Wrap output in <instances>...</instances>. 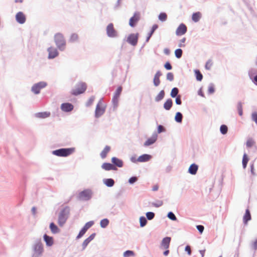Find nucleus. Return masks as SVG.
Wrapping results in <instances>:
<instances>
[{"label": "nucleus", "instance_id": "obj_8", "mask_svg": "<svg viewBox=\"0 0 257 257\" xmlns=\"http://www.w3.org/2000/svg\"><path fill=\"white\" fill-rule=\"evenodd\" d=\"M91 192L89 190H85L79 194V199L81 200H88L91 197Z\"/></svg>", "mask_w": 257, "mask_h": 257}, {"label": "nucleus", "instance_id": "obj_3", "mask_svg": "<svg viewBox=\"0 0 257 257\" xmlns=\"http://www.w3.org/2000/svg\"><path fill=\"white\" fill-rule=\"evenodd\" d=\"M54 40L55 43L60 50H64L66 45V42L63 35L61 33H57L55 35Z\"/></svg>", "mask_w": 257, "mask_h": 257}, {"label": "nucleus", "instance_id": "obj_62", "mask_svg": "<svg viewBox=\"0 0 257 257\" xmlns=\"http://www.w3.org/2000/svg\"><path fill=\"white\" fill-rule=\"evenodd\" d=\"M252 247L255 250L257 249V239L253 242Z\"/></svg>", "mask_w": 257, "mask_h": 257}, {"label": "nucleus", "instance_id": "obj_22", "mask_svg": "<svg viewBox=\"0 0 257 257\" xmlns=\"http://www.w3.org/2000/svg\"><path fill=\"white\" fill-rule=\"evenodd\" d=\"M151 156L148 154H144L140 156L137 161L140 162H147L150 160Z\"/></svg>", "mask_w": 257, "mask_h": 257}, {"label": "nucleus", "instance_id": "obj_16", "mask_svg": "<svg viewBox=\"0 0 257 257\" xmlns=\"http://www.w3.org/2000/svg\"><path fill=\"white\" fill-rule=\"evenodd\" d=\"M61 109L65 112H69L73 110V105L70 103H64L61 105Z\"/></svg>", "mask_w": 257, "mask_h": 257}, {"label": "nucleus", "instance_id": "obj_63", "mask_svg": "<svg viewBox=\"0 0 257 257\" xmlns=\"http://www.w3.org/2000/svg\"><path fill=\"white\" fill-rule=\"evenodd\" d=\"M94 99V97L90 98L88 102V105H90L93 103Z\"/></svg>", "mask_w": 257, "mask_h": 257}, {"label": "nucleus", "instance_id": "obj_58", "mask_svg": "<svg viewBox=\"0 0 257 257\" xmlns=\"http://www.w3.org/2000/svg\"><path fill=\"white\" fill-rule=\"evenodd\" d=\"M197 229L199 230V231L202 233L204 230V226H202V225H197Z\"/></svg>", "mask_w": 257, "mask_h": 257}, {"label": "nucleus", "instance_id": "obj_36", "mask_svg": "<svg viewBox=\"0 0 257 257\" xmlns=\"http://www.w3.org/2000/svg\"><path fill=\"white\" fill-rule=\"evenodd\" d=\"M195 73L196 75V79L198 81H201L203 78V76L201 72H200V71L198 70H195Z\"/></svg>", "mask_w": 257, "mask_h": 257}, {"label": "nucleus", "instance_id": "obj_53", "mask_svg": "<svg viewBox=\"0 0 257 257\" xmlns=\"http://www.w3.org/2000/svg\"><path fill=\"white\" fill-rule=\"evenodd\" d=\"M251 118L252 120L254 121L257 123V112H254L251 114Z\"/></svg>", "mask_w": 257, "mask_h": 257}, {"label": "nucleus", "instance_id": "obj_14", "mask_svg": "<svg viewBox=\"0 0 257 257\" xmlns=\"http://www.w3.org/2000/svg\"><path fill=\"white\" fill-rule=\"evenodd\" d=\"M187 32V27L184 24H180L176 31V34L177 36H181L185 34Z\"/></svg>", "mask_w": 257, "mask_h": 257}, {"label": "nucleus", "instance_id": "obj_9", "mask_svg": "<svg viewBox=\"0 0 257 257\" xmlns=\"http://www.w3.org/2000/svg\"><path fill=\"white\" fill-rule=\"evenodd\" d=\"M47 85L45 82H40L38 83L34 84L32 87V91L35 94L39 93L41 89L44 88Z\"/></svg>", "mask_w": 257, "mask_h": 257}, {"label": "nucleus", "instance_id": "obj_4", "mask_svg": "<svg viewBox=\"0 0 257 257\" xmlns=\"http://www.w3.org/2000/svg\"><path fill=\"white\" fill-rule=\"evenodd\" d=\"M86 84L84 82L78 83L75 88L72 90L71 93L74 95H78L84 92L86 89Z\"/></svg>", "mask_w": 257, "mask_h": 257}, {"label": "nucleus", "instance_id": "obj_15", "mask_svg": "<svg viewBox=\"0 0 257 257\" xmlns=\"http://www.w3.org/2000/svg\"><path fill=\"white\" fill-rule=\"evenodd\" d=\"M171 241V237H166L164 238L161 242V247L163 249H168Z\"/></svg>", "mask_w": 257, "mask_h": 257}, {"label": "nucleus", "instance_id": "obj_2", "mask_svg": "<svg viewBox=\"0 0 257 257\" xmlns=\"http://www.w3.org/2000/svg\"><path fill=\"white\" fill-rule=\"evenodd\" d=\"M74 152V148H63L53 151L52 154L58 157H67Z\"/></svg>", "mask_w": 257, "mask_h": 257}, {"label": "nucleus", "instance_id": "obj_35", "mask_svg": "<svg viewBox=\"0 0 257 257\" xmlns=\"http://www.w3.org/2000/svg\"><path fill=\"white\" fill-rule=\"evenodd\" d=\"M255 144V142L252 139H248L246 143L247 148H251Z\"/></svg>", "mask_w": 257, "mask_h": 257}, {"label": "nucleus", "instance_id": "obj_27", "mask_svg": "<svg viewBox=\"0 0 257 257\" xmlns=\"http://www.w3.org/2000/svg\"><path fill=\"white\" fill-rule=\"evenodd\" d=\"M251 219V215L248 209H246L245 214L243 216V222L244 224H247V222Z\"/></svg>", "mask_w": 257, "mask_h": 257}, {"label": "nucleus", "instance_id": "obj_18", "mask_svg": "<svg viewBox=\"0 0 257 257\" xmlns=\"http://www.w3.org/2000/svg\"><path fill=\"white\" fill-rule=\"evenodd\" d=\"M157 137H158V136H157V134H153V136L151 138H149L146 141V142L144 143V146H149L150 145L153 144L156 141V140L157 139Z\"/></svg>", "mask_w": 257, "mask_h": 257}, {"label": "nucleus", "instance_id": "obj_23", "mask_svg": "<svg viewBox=\"0 0 257 257\" xmlns=\"http://www.w3.org/2000/svg\"><path fill=\"white\" fill-rule=\"evenodd\" d=\"M44 239L47 245L51 246L53 244V238L52 237L49 236L47 234L44 235Z\"/></svg>", "mask_w": 257, "mask_h": 257}, {"label": "nucleus", "instance_id": "obj_50", "mask_svg": "<svg viewBox=\"0 0 257 257\" xmlns=\"http://www.w3.org/2000/svg\"><path fill=\"white\" fill-rule=\"evenodd\" d=\"M167 79L169 81H172L174 79V75L172 72H169L167 74Z\"/></svg>", "mask_w": 257, "mask_h": 257}, {"label": "nucleus", "instance_id": "obj_29", "mask_svg": "<svg viewBox=\"0 0 257 257\" xmlns=\"http://www.w3.org/2000/svg\"><path fill=\"white\" fill-rule=\"evenodd\" d=\"M172 100L171 99H168L164 104V107L166 110H169L172 106Z\"/></svg>", "mask_w": 257, "mask_h": 257}, {"label": "nucleus", "instance_id": "obj_44", "mask_svg": "<svg viewBox=\"0 0 257 257\" xmlns=\"http://www.w3.org/2000/svg\"><path fill=\"white\" fill-rule=\"evenodd\" d=\"M167 18V15L165 13H161L159 16V19L161 21H165L166 20Z\"/></svg>", "mask_w": 257, "mask_h": 257}, {"label": "nucleus", "instance_id": "obj_46", "mask_svg": "<svg viewBox=\"0 0 257 257\" xmlns=\"http://www.w3.org/2000/svg\"><path fill=\"white\" fill-rule=\"evenodd\" d=\"M93 224H94V222L92 221L88 222L85 224L83 228L84 229H85L86 230H87V229L88 228H89L90 227H91L93 225Z\"/></svg>", "mask_w": 257, "mask_h": 257}, {"label": "nucleus", "instance_id": "obj_26", "mask_svg": "<svg viewBox=\"0 0 257 257\" xmlns=\"http://www.w3.org/2000/svg\"><path fill=\"white\" fill-rule=\"evenodd\" d=\"M110 150V147L109 146H106L105 147L104 149L100 153V156L102 159H104L106 158L107 154Z\"/></svg>", "mask_w": 257, "mask_h": 257}, {"label": "nucleus", "instance_id": "obj_10", "mask_svg": "<svg viewBox=\"0 0 257 257\" xmlns=\"http://www.w3.org/2000/svg\"><path fill=\"white\" fill-rule=\"evenodd\" d=\"M140 19V14L138 12H136L134 16L130 19L129 25L132 27H134Z\"/></svg>", "mask_w": 257, "mask_h": 257}, {"label": "nucleus", "instance_id": "obj_49", "mask_svg": "<svg viewBox=\"0 0 257 257\" xmlns=\"http://www.w3.org/2000/svg\"><path fill=\"white\" fill-rule=\"evenodd\" d=\"M168 217L172 220H176L177 219L174 214L172 212H170L168 214Z\"/></svg>", "mask_w": 257, "mask_h": 257}, {"label": "nucleus", "instance_id": "obj_60", "mask_svg": "<svg viewBox=\"0 0 257 257\" xmlns=\"http://www.w3.org/2000/svg\"><path fill=\"white\" fill-rule=\"evenodd\" d=\"M208 91L210 93H212L214 92V88L213 86H210L208 88Z\"/></svg>", "mask_w": 257, "mask_h": 257}, {"label": "nucleus", "instance_id": "obj_57", "mask_svg": "<svg viewBox=\"0 0 257 257\" xmlns=\"http://www.w3.org/2000/svg\"><path fill=\"white\" fill-rule=\"evenodd\" d=\"M176 104L178 105H180L182 103L181 100V96L180 95H178L176 98L175 100Z\"/></svg>", "mask_w": 257, "mask_h": 257}, {"label": "nucleus", "instance_id": "obj_37", "mask_svg": "<svg viewBox=\"0 0 257 257\" xmlns=\"http://www.w3.org/2000/svg\"><path fill=\"white\" fill-rule=\"evenodd\" d=\"M237 109L239 115L240 116H241L243 113V110H242V105L240 102H239L237 103Z\"/></svg>", "mask_w": 257, "mask_h": 257}, {"label": "nucleus", "instance_id": "obj_34", "mask_svg": "<svg viewBox=\"0 0 257 257\" xmlns=\"http://www.w3.org/2000/svg\"><path fill=\"white\" fill-rule=\"evenodd\" d=\"M78 40V36L77 34L74 33L72 34L69 39V41L71 42H75L77 41Z\"/></svg>", "mask_w": 257, "mask_h": 257}, {"label": "nucleus", "instance_id": "obj_20", "mask_svg": "<svg viewBox=\"0 0 257 257\" xmlns=\"http://www.w3.org/2000/svg\"><path fill=\"white\" fill-rule=\"evenodd\" d=\"M111 162L114 165L118 167H122L123 166L122 161L116 157H112L111 158Z\"/></svg>", "mask_w": 257, "mask_h": 257}, {"label": "nucleus", "instance_id": "obj_12", "mask_svg": "<svg viewBox=\"0 0 257 257\" xmlns=\"http://www.w3.org/2000/svg\"><path fill=\"white\" fill-rule=\"evenodd\" d=\"M122 91V87L121 86L118 87L112 98V102L114 106H116L117 105L118 102V99L120 96V93Z\"/></svg>", "mask_w": 257, "mask_h": 257}, {"label": "nucleus", "instance_id": "obj_17", "mask_svg": "<svg viewBox=\"0 0 257 257\" xmlns=\"http://www.w3.org/2000/svg\"><path fill=\"white\" fill-rule=\"evenodd\" d=\"M49 52L48 58L49 59H53L57 57L58 55V52L56 48L50 47L48 49Z\"/></svg>", "mask_w": 257, "mask_h": 257}, {"label": "nucleus", "instance_id": "obj_45", "mask_svg": "<svg viewBox=\"0 0 257 257\" xmlns=\"http://www.w3.org/2000/svg\"><path fill=\"white\" fill-rule=\"evenodd\" d=\"M213 66V62L211 60L207 61L205 64V68L207 70H210Z\"/></svg>", "mask_w": 257, "mask_h": 257}, {"label": "nucleus", "instance_id": "obj_13", "mask_svg": "<svg viewBox=\"0 0 257 257\" xmlns=\"http://www.w3.org/2000/svg\"><path fill=\"white\" fill-rule=\"evenodd\" d=\"M16 20L18 23L23 24L26 21V16L23 12H19L16 15Z\"/></svg>", "mask_w": 257, "mask_h": 257}, {"label": "nucleus", "instance_id": "obj_61", "mask_svg": "<svg viewBox=\"0 0 257 257\" xmlns=\"http://www.w3.org/2000/svg\"><path fill=\"white\" fill-rule=\"evenodd\" d=\"M158 28V26L157 25H154L153 26L152 30L150 32L151 34H153L155 31Z\"/></svg>", "mask_w": 257, "mask_h": 257}, {"label": "nucleus", "instance_id": "obj_5", "mask_svg": "<svg viewBox=\"0 0 257 257\" xmlns=\"http://www.w3.org/2000/svg\"><path fill=\"white\" fill-rule=\"evenodd\" d=\"M106 105L101 101H99L97 103L95 111V116L96 117H99L102 115L105 112Z\"/></svg>", "mask_w": 257, "mask_h": 257}, {"label": "nucleus", "instance_id": "obj_28", "mask_svg": "<svg viewBox=\"0 0 257 257\" xmlns=\"http://www.w3.org/2000/svg\"><path fill=\"white\" fill-rule=\"evenodd\" d=\"M50 229L51 231V232L54 233H57L60 232V229L58 228V227L54 223L52 222L50 224Z\"/></svg>", "mask_w": 257, "mask_h": 257}, {"label": "nucleus", "instance_id": "obj_31", "mask_svg": "<svg viewBox=\"0 0 257 257\" xmlns=\"http://www.w3.org/2000/svg\"><path fill=\"white\" fill-rule=\"evenodd\" d=\"M248 161V158L246 154H244L242 158V166L243 168H245L246 167Z\"/></svg>", "mask_w": 257, "mask_h": 257}, {"label": "nucleus", "instance_id": "obj_25", "mask_svg": "<svg viewBox=\"0 0 257 257\" xmlns=\"http://www.w3.org/2000/svg\"><path fill=\"white\" fill-rule=\"evenodd\" d=\"M198 166L195 164H193L190 165L188 171L189 173L192 175H195L196 174L197 171L198 170Z\"/></svg>", "mask_w": 257, "mask_h": 257}, {"label": "nucleus", "instance_id": "obj_24", "mask_svg": "<svg viewBox=\"0 0 257 257\" xmlns=\"http://www.w3.org/2000/svg\"><path fill=\"white\" fill-rule=\"evenodd\" d=\"M50 116V112H38L36 114V116L40 118H46Z\"/></svg>", "mask_w": 257, "mask_h": 257}, {"label": "nucleus", "instance_id": "obj_47", "mask_svg": "<svg viewBox=\"0 0 257 257\" xmlns=\"http://www.w3.org/2000/svg\"><path fill=\"white\" fill-rule=\"evenodd\" d=\"M146 216L149 220H151L154 217L155 214L152 212H148L146 213Z\"/></svg>", "mask_w": 257, "mask_h": 257}, {"label": "nucleus", "instance_id": "obj_43", "mask_svg": "<svg viewBox=\"0 0 257 257\" xmlns=\"http://www.w3.org/2000/svg\"><path fill=\"white\" fill-rule=\"evenodd\" d=\"M178 93V89L176 87H174L172 89L171 92V96L172 97H175L177 96Z\"/></svg>", "mask_w": 257, "mask_h": 257}, {"label": "nucleus", "instance_id": "obj_19", "mask_svg": "<svg viewBox=\"0 0 257 257\" xmlns=\"http://www.w3.org/2000/svg\"><path fill=\"white\" fill-rule=\"evenodd\" d=\"M102 168L106 171L116 170V168L110 163H105L102 165Z\"/></svg>", "mask_w": 257, "mask_h": 257}, {"label": "nucleus", "instance_id": "obj_54", "mask_svg": "<svg viewBox=\"0 0 257 257\" xmlns=\"http://www.w3.org/2000/svg\"><path fill=\"white\" fill-rule=\"evenodd\" d=\"M90 242V241L89 240V239L88 238H87L86 239H85L82 243L83 248H85Z\"/></svg>", "mask_w": 257, "mask_h": 257}, {"label": "nucleus", "instance_id": "obj_52", "mask_svg": "<svg viewBox=\"0 0 257 257\" xmlns=\"http://www.w3.org/2000/svg\"><path fill=\"white\" fill-rule=\"evenodd\" d=\"M163 204V202L161 200H158L156 203H153V205L155 207H159L161 206Z\"/></svg>", "mask_w": 257, "mask_h": 257}, {"label": "nucleus", "instance_id": "obj_39", "mask_svg": "<svg viewBox=\"0 0 257 257\" xmlns=\"http://www.w3.org/2000/svg\"><path fill=\"white\" fill-rule=\"evenodd\" d=\"M108 223H109V221L107 219H103L101 220L100 221V226L103 228H104L106 226H107L108 225Z\"/></svg>", "mask_w": 257, "mask_h": 257}, {"label": "nucleus", "instance_id": "obj_48", "mask_svg": "<svg viewBox=\"0 0 257 257\" xmlns=\"http://www.w3.org/2000/svg\"><path fill=\"white\" fill-rule=\"evenodd\" d=\"M86 231L87 230L83 227L82 229L80 231L78 235L77 236V238H79L81 237L85 233Z\"/></svg>", "mask_w": 257, "mask_h": 257}, {"label": "nucleus", "instance_id": "obj_41", "mask_svg": "<svg viewBox=\"0 0 257 257\" xmlns=\"http://www.w3.org/2000/svg\"><path fill=\"white\" fill-rule=\"evenodd\" d=\"M140 225L141 227H143L146 225L147 221L145 217H141L140 218Z\"/></svg>", "mask_w": 257, "mask_h": 257}, {"label": "nucleus", "instance_id": "obj_11", "mask_svg": "<svg viewBox=\"0 0 257 257\" xmlns=\"http://www.w3.org/2000/svg\"><path fill=\"white\" fill-rule=\"evenodd\" d=\"M138 34H132L128 36L127 41L133 46H136L138 43Z\"/></svg>", "mask_w": 257, "mask_h": 257}, {"label": "nucleus", "instance_id": "obj_55", "mask_svg": "<svg viewBox=\"0 0 257 257\" xmlns=\"http://www.w3.org/2000/svg\"><path fill=\"white\" fill-rule=\"evenodd\" d=\"M164 67L167 70H171L172 68L171 65L168 62L165 63Z\"/></svg>", "mask_w": 257, "mask_h": 257}, {"label": "nucleus", "instance_id": "obj_6", "mask_svg": "<svg viewBox=\"0 0 257 257\" xmlns=\"http://www.w3.org/2000/svg\"><path fill=\"white\" fill-rule=\"evenodd\" d=\"M43 251V246L42 243L39 242L34 246V252L32 257H39Z\"/></svg>", "mask_w": 257, "mask_h": 257}, {"label": "nucleus", "instance_id": "obj_42", "mask_svg": "<svg viewBox=\"0 0 257 257\" xmlns=\"http://www.w3.org/2000/svg\"><path fill=\"white\" fill-rule=\"evenodd\" d=\"M135 255V253L134 251L132 250H126L123 253V256L124 257H130L131 256H134Z\"/></svg>", "mask_w": 257, "mask_h": 257}, {"label": "nucleus", "instance_id": "obj_33", "mask_svg": "<svg viewBox=\"0 0 257 257\" xmlns=\"http://www.w3.org/2000/svg\"><path fill=\"white\" fill-rule=\"evenodd\" d=\"M165 95V92L163 90L161 91L158 95L156 96L155 100L157 101H159L162 100Z\"/></svg>", "mask_w": 257, "mask_h": 257}, {"label": "nucleus", "instance_id": "obj_30", "mask_svg": "<svg viewBox=\"0 0 257 257\" xmlns=\"http://www.w3.org/2000/svg\"><path fill=\"white\" fill-rule=\"evenodd\" d=\"M201 17V14L200 12H196L193 14L192 16V20L195 22H197Z\"/></svg>", "mask_w": 257, "mask_h": 257}, {"label": "nucleus", "instance_id": "obj_51", "mask_svg": "<svg viewBox=\"0 0 257 257\" xmlns=\"http://www.w3.org/2000/svg\"><path fill=\"white\" fill-rule=\"evenodd\" d=\"M186 41V38H183L180 41V43L179 44V47H185V42Z\"/></svg>", "mask_w": 257, "mask_h": 257}, {"label": "nucleus", "instance_id": "obj_32", "mask_svg": "<svg viewBox=\"0 0 257 257\" xmlns=\"http://www.w3.org/2000/svg\"><path fill=\"white\" fill-rule=\"evenodd\" d=\"M105 184L108 187H112L114 184V182L112 179H107L104 181Z\"/></svg>", "mask_w": 257, "mask_h": 257}, {"label": "nucleus", "instance_id": "obj_38", "mask_svg": "<svg viewBox=\"0 0 257 257\" xmlns=\"http://www.w3.org/2000/svg\"><path fill=\"white\" fill-rule=\"evenodd\" d=\"M182 120V114L179 112H177L175 115V120L178 122H181Z\"/></svg>", "mask_w": 257, "mask_h": 257}, {"label": "nucleus", "instance_id": "obj_40", "mask_svg": "<svg viewBox=\"0 0 257 257\" xmlns=\"http://www.w3.org/2000/svg\"><path fill=\"white\" fill-rule=\"evenodd\" d=\"M175 54L177 58H180L182 55V50L181 49H177L175 51Z\"/></svg>", "mask_w": 257, "mask_h": 257}, {"label": "nucleus", "instance_id": "obj_1", "mask_svg": "<svg viewBox=\"0 0 257 257\" xmlns=\"http://www.w3.org/2000/svg\"><path fill=\"white\" fill-rule=\"evenodd\" d=\"M69 214V208L66 207L59 214L58 223L60 226H62L66 222Z\"/></svg>", "mask_w": 257, "mask_h": 257}, {"label": "nucleus", "instance_id": "obj_56", "mask_svg": "<svg viewBox=\"0 0 257 257\" xmlns=\"http://www.w3.org/2000/svg\"><path fill=\"white\" fill-rule=\"evenodd\" d=\"M137 181V178L136 177H132L129 179V183L130 184H133L136 182Z\"/></svg>", "mask_w": 257, "mask_h": 257}, {"label": "nucleus", "instance_id": "obj_64", "mask_svg": "<svg viewBox=\"0 0 257 257\" xmlns=\"http://www.w3.org/2000/svg\"><path fill=\"white\" fill-rule=\"evenodd\" d=\"M95 233H93L92 234H91L88 237V238L89 239V240L91 241L93 239V238H94L95 237Z\"/></svg>", "mask_w": 257, "mask_h": 257}, {"label": "nucleus", "instance_id": "obj_21", "mask_svg": "<svg viewBox=\"0 0 257 257\" xmlns=\"http://www.w3.org/2000/svg\"><path fill=\"white\" fill-rule=\"evenodd\" d=\"M162 75L160 71H158L156 73L154 78V84L156 86H158L160 83V77Z\"/></svg>", "mask_w": 257, "mask_h": 257}, {"label": "nucleus", "instance_id": "obj_59", "mask_svg": "<svg viewBox=\"0 0 257 257\" xmlns=\"http://www.w3.org/2000/svg\"><path fill=\"white\" fill-rule=\"evenodd\" d=\"M185 250L187 252V253H188V254L189 255L191 254V247H190V246L187 245L185 247Z\"/></svg>", "mask_w": 257, "mask_h": 257}, {"label": "nucleus", "instance_id": "obj_7", "mask_svg": "<svg viewBox=\"0 0 257 257\" xmlns=\"http://www.w3.org/2000/svg\"><path fill=\"white\" fill-rule=\"evenodd\" d=\"M106 34L109 37L114 38L117 35L116 31L114 28L112 23H110L106 27Z\"/></svg>", "mask_w": 257, "mask_h": 257}]
</instances>
